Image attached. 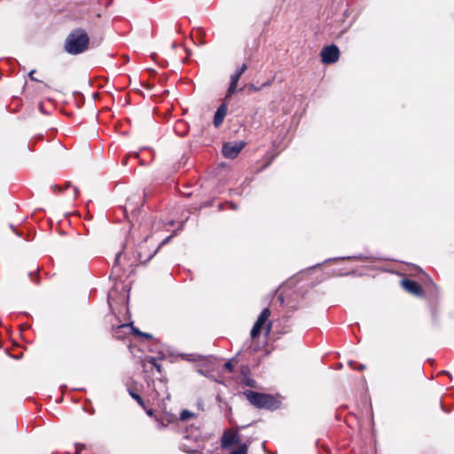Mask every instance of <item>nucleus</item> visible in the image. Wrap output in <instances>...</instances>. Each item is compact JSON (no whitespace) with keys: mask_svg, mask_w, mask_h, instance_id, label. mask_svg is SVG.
Returning <instances> with one entry per match:
<instances>
[{"mask_svg":"<svg viewBox=\"0 0 454 454\" xmlns=\"http://www.w3.org/2000/svg\"><path fill=\"white\" fill-rule=\"evenodd\" d=\"M225 369H227L229 372L232 371V364L231 361H228L224 364Z\"/></svg>","mask_w":454,"mask_h":454,"instance_id":"nucleus-20","label":"nucleus"},{"mask_svg":"<svg viewBox=\"0 0 454 454\" xmlns=\"http://www.w3.org/2000/svg\"><path fill=\"white\" fill-rule=\"evenodd\" d=\"M245 144L243 142L239 143H225L223 146V154L225 158L234 159L238 156L240 151L243 149Z\"/></svg>","mask_w":454,"mask_h":454,"instance_id":"nucleus-4","label":"nucleus"},{"mask_svg":"<svg viewBox=\"0 0 454 454\" xmlns=\"http://www.w3.org/2000/svg\"><path fill=\"white\" fill-rule=\"evenodd\" d=\"M401 285L410 294L416 296L422 295V288L418 282L411 279H403L402 280Z\"/></svg>","mask_w":454,"mask_h":454,"instance_id":"nucleus-6","label":"nucleus"},{"mask_svg":"<svg viewBox=\"0 0 454 454\" xmlns=\"http://www.w3.org/2000/svg\"><path fill=\"white\" fill-rule=\"evenodd\" d=\"M35 73V70H32V71L29 72L28 75H29V77H30V79L32 81H36L37 82L38 80L35 78V74H34Z\"/></svg>","mask_w":454,"mask_h":454,"instance_id":"nucleus-22","label":"nucleus"},{"mask_svg":"<svg viewBox=\"0 0 454 454\" xmlns=\"http://www.w3.org/2000/svg\"><path fill=\"white\" fill-rule=\"evenodd\" d=\"M35 73V70H32V71L29 72L28 75H29V77H30V79L32 81H36L37 82L38 80L35 78V74H34Z\"/></svg>","mask_w":454,"mask_h":454,"instance_id":"nucleus-23","label":"nucleus"},{"mask_svg":"<svg viewBox=\"0 0 454 454\" xmlns=\"http://www.w3.org/2000/svg\"><path fill=\"white\" fill-rule=\"evenodd\" d=\"M90 43L87 33L82 29H76L70 33L65 42V51L71 55L84 52Z\"/></svg>","mask_w":454,"mask_h":454,"instance_id":"nucleus-1","label":"nucleus"},{"mask_svg":"<svg viewBox=\"0 0 454 454\" xmlns=\"http://www.w3.org/2000/svg\"><path fill=\"white\" fill-rule=\"evenodd\" d=\"M176 234V232H174L172 235L167 237L166 239H164L161 243L159 245V247H157V249L154 251V253L149 257V258H152L153 256V254L160 249V247L165 244H167L171 239L172 237Z\"/></svg>","mask_w":454,"mask_h":454,"instance_id":"nucleus-16","label":"nucleus"},{"mask_svg":"<svg viewBox=\"0 0 454 454\" xmlns=\"http://www.w3.org/2000/svg\"><path fill=\"white\" fill-rule=\"evenodd\" d=\"M364 367H365L364 365H360V366L358 367V369H359V370H364Z\"/></svg>","mask_w":454,"mask_h":454,"instance_id":"nucleus-27","label":"nucleus"},{"mask_svg":"<svg viewBox=\"0 0 454 454\" xmlns=\"http://www.w3.org/2000/svg\"><path fill=\"white\" fill-rule=\"evenodd\" d=\"M247 87L250 91L259 90V88L255 87L254 84H248Z\"/></svg>","mask_w":454,"mask_h":454,"instance_id":"nucleus-21","label":"nucleus"},{"mask_svg":"<svg viewBox=\"0 0 454 454\" xmlns=\"http://www.w3.org/2000/svg\"><path fill=\"white\" fill-rule=\"evenodd\" d=\"M240 442V436L237 431L227 430L225 431L221 438V445L223 449L229 448L233 444H237Z\"/></svg>","mask_w":454,"mask_h":454,"instance_id":"nucleus-5","label":"nucleus"},{"mask_svg":"<svg viewBox=\"0 0 454 454\" xmlns=\"http://www.w3.org/2000/svg\"><path fill=\"white\" fill-rule=\"evenodd\" d=\"M270 316V310L268 308H265L259 315L256 322L259 323L260 325H264L266 324V322L268 321Z\"/></svg>","mask_w":454,"mask_h":454,"instance_id":"nucleus-11","label":"nucleus"},{"mask_svg":"<svg viewBox=\"0 0 454 454\" xmlns=\"http://www.w3.org/2000/svg\"><path fill=\"white\" fill-rule=\"evenodd\" d=\"M192 418H195V414L188 410H183L181 412H180V415H179V419L182 420V421H186L190 419H192Z\"/></svg>","mask_w":454,"mask_h":454,"instance_id":"nucleus-12","label":"nucleus"},{"mask_svg":"<svg viewBox=\"0 0 454 454\" xmlns=\"http://www.w3.org/2000/svg\"><path fill=\"white\" fill-rule=\"evenodd\" d=\"M157 421H158V423H157V428H158L159 430H162V429H164V428L168 426V424H167V423H165V422H164V421H162V420L158 419Z\"/></svg>","mask_w":454,"mask_h":454,"instance_id":"nucleus-19","label":"nucleus"},{"mask_svg":"<svg viewBox=\"0 0 454 454\" xmlns=\"http://www.w3.org/2000/svg\"><path fill=\"white\" fill-rule=\"evenodd\" d=\"M130 395L132 396V398H134L141 406L144 405V401L143 399L141 398V396L137 394H135V393H132L130 392Z\"/></svg>","mask_w":454,"mask_h":454,"instance_id":"nucleus-18","label":"nucleus"},{"mask_svg":"<svg viewBox=\"0 0 454 454\" xmlns=\"http://www.w3.org/2000/svg\"><path fill=\"white\" fill-rule=\"evenodd\" d=\"M244 395L251 404L257 408H267L270 410L276 408V400L270 395L247 390L244 392Z\"/></svg>","mask_w":454,"mask_h":454,"instance_id":"nucleus-2","label":"nucleus"},{"mask_svg":"<svg viewBox=\"0 0 454 454\" xmlns=\"http://www.w3.org/2000/svg\"><path fill=\"white\" fill-rule=\"evenodd\" d=\"M239 80V74L234 73L231 76V82H230V86L228 88L227 93H226V98H229L233 93H235V91L237 90V85H238Z\"/></svg>","mask_w":454,"mask_h":454,"instance_id":"nucleus-9","label":"nucleus"},{"mask_svg":"<svg viewBox=\"0 0 454 454\" xmlns=\"http://www.w3.org/2000/svg\"><path fill=\"white\" fill-rule=\"evenodd\" d=\"M177 46H178V44H177L176 43H173L171 44V48H172L173 50L176 49V47H177Z\"/></svg>","mask_w":454,"mask_h":454,"instance_id":"nucleus-26","label":"nucleus"},{"mask_svg":"<svg viewBox=\"0 0 454 454\" xmlns=\"http://www.w3.org/2000/svg\"><path fill=\"white\" fill-rule=\"evenodd\" d=\"M230 454H247V446L246 444H242Z\"/></svg>","mask_w":454,"mask_h":454,"instance_id":"nucleus-15","label":"nucleus"},{"mask_svg":"<svg viewBox=\"0 0 454 454\" xmlns=\"http://www.w3.org/2000/svg\"><path fill=\"white\" fill-rule=\"evenodd\" d=\"M270 329H271V322H269V324L267 325V333H270Z\"/></svg>","mask_w":454,"mask_h":454,"instance_id":"nucleus-25","label":"nucleus"},{"mask_svg":"<svg viewBox=\"0 0 454 454\" xmlns=\"http://www.w3.org/2000/svg\"><path fill=\"white\" fill-rule=\"evenodd\" d=\"M340 57V51L334 44L324 47L321 51L322 62L325 64L335 63Z\"/></svg>","mask_w":454,"mask_h":454,"instance_id":"nucleus-3","label":"nucleus"},{"mask_svg":"<svg viewBox=\"0 0 454 454\" xmlns=\"http://www.w3.org/2000/svg\"><path fill=\"white\" fill-rule=\"evenodd\" d=\"M147 361L148 363H150L153 366H154L156 368V370L160 372V370H161V366L160 364L158 363V360L156 357H153V356H149L147 357Z\"/></svg>","mask_w":454,"mask_h":454,"instance_id":"nucleus-14","label":"nucleus"},{"mask_svg":"<svg viewBox=\"0 0 454 454\" xmlns=\"http://www.w3.org/2000/svg\"><path fill=\"white\" fill-rule=\"evenodd\" d=\"M263 325H260L259 323L255 322L252 330H251V337L256 338L261 333V331L262 329Z\"/></svg>","mask_w":454,"mask_h":454,"instance_id":"nucleus-13","label":"nucleus"},{"mask_svg":"<svg viewBox=\"0 0 454 454\" xmlns=\"http://www.w3.org/2000/svg\"><path fill=\"white\" fill-rule=\"evenodd\" d=\"M247 69V65L244 63L235 71V74H239V76L240 77Z\"/></svg>","mask_w":454,"mask_h":454,"instance_id":"nucleus-17","label":"nucleus"},{"mask_svg":"<svg viewBox=\"0 0 454 454\" xmlns=\"http://www.w3.org/2000/svg\"><path fill=\"white\" fill-rule=\"evenodd\" d=\"M270 316V310L268 308H265L259 315L256 322L259 323L260 325H264L266 324V322L268 321Z\"/></svg>","mask_w":454,"mask_h":454,"instance_id":"nucleus-10","label":"nucleus"},{"mask_svg":"<svg viewBox=\"0 0 454 454\" xmlns=\"http://www.w3.org/2000/svg\"><path fill=\"white\" fill-rule=\"evenodd\" d=\"M126 328H129L132 331V333L137 336L144 337L147 340L152 339V335L150 333H143V332L139 331L137 328L133 326L132 323L123 324V325H120L117 329L116 334H118L122 329H126Z\"/></svg>","mask_w":454,"mask_h":454,"instance_id":"nucleus-7","label":"nucleus"},{"mask_svg":"<svg viewBox=\"0 0 454 454\" xmlns=\"http://www.w3.org/2000/svg\"><path fill=\"white\" fill-rule=\"evenodd\" d=\"M227 113V107L224 104L221 105L216 110L214 116V125L218 127L222 124Z\"/></svg>","mask_w":454,"mask_h":454,"instance_id":"nucleus-8","label":"nucleus"},{"mask_svg":"<svg viewBox=\"0 0 454 454\" xmlns=\"http://www.w3.org/2000/svg\"><path fill=\"white\" fill-rule=\"evenodd\" d=\"M121 255V252H119L115 256L114 265L119 262L120 257Z\"/></svg>","mask_w":454,"mask_h":454,"instance_id":"nucleus-24","label":"nucleus"}]
</instances>
